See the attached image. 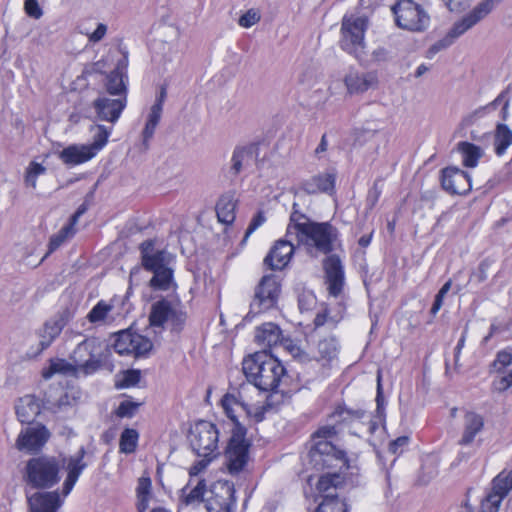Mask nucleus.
<instances>
[{
	"instance_id": "bf43d9fd",
	"label": "nucleus",
	"mask_w": 512,
	"mask_h": 512,
	"mask_svg": "<svg viewBox=\"0 0 512 512\" xmlns=\"http://www.w3.org/2000/svg\"><path fill=\"white\" fill-rule=\"evenodd\" d=\"M282 345L290 352V354L298 359L300 362H306L310 360L307 353H305L299 346L293 344L288 340H284Z\"/></svg>"
},
{
	"instance_id": "72a5a7b5",
	"label": "nucleus",
	"mask_w": 512,
	"mask_h": 512,
	"mask_svg": "<svg viewBox=\"0 0 512 512\" xmlns=\"http://www.w3.org/2000/svg\"><path fill=\"white\" fill-rule=\"evenodd\" d=\"M335 186V174L327 172L307 180L303 184L304 190L309 194L318 192L331 193Z\"/></svg>"
},
{
	"instance_id": "473e14b6",
	"label": "nucleus",
	"mask_w": 512,
	"mask_h": 512,
	"mask_svg": "<svg viewBox=\"0 0 512 512\" xmlns=\"http://www.w3.org/2000/svg\"><path fill=\"white\" fill-rule=\"evenodd\" d=\"M64 400V386L62 384L49 383L43 398V408L51 413H58L62 410Z\"/></svg>"
},
{
	"instance_id": "aec40b11",
	"label": "nucleus",
	"mask_w": 512,
	"mask_h": 512,
	"mask_svg": "<svg viewBox=\"0 0 512 512\" xmlns=\"http://www.w3.org/2000/svg\"><path fill=\"white\" fill-rule=\"evenodd\" d=\"M93 104L100 120L115 123L126 106V97L110 98L101 96Z\"/></svg>"
},
{
	"instance_id": "4468645a",
	"label": "nucleus",
	"mask_w": 512,
	"mask_h": 512,
	"mask_svg": "<svg viewBox=\"0 0 512 512\" xmlns=\"http://www.w3.org/2000/svg\"><path fill=\"white\" fill-rule=\"evenodd\" d=\"M244 427L233 429L232 436L225 451L226 465L230 474L243 470L249 459V444L245 439Z\"/></svg>"
},
{
	"instance_id": "c85d7f7f",
	"label": "nucleus",
	"mask_w": 512,
	"mask_h": 512,
	"mask_svg": "<svg viewBox=\"0 0 512 512\" xmlns=\"http://www.w3.org/2000/svg\"><path fill=\"white\" fill-rule=\"evenodd\" d=\"M339 352V345L335 337L327 336L321 338L312 350V358L317 361L331 362Z\"/></svg>"
},
{
	"instance_id": "ddd939ff",
	"label": "nucleus",
	"mask_w": 512,
	"mask_h": 512,
	"mask_svg": "<svg viewBox=\"0 0 512 512\" xmlns=\"http://www.w3.org/2000/svg\"><path fill=\"white\" fill-rule=\"evenodd\" d=\"M114 350L119 355L146 357L153 348L149 338L138 334L131 329L122 330L115 334Z\"/></svg>"
},
{
	"instance_id": "1a4fd4ad",
	"label": "nucleus",
	"mask_w": 512,
	"mask_h": 512,
	"mask_svg": "<svg viewBox=\"0 0 512 512\" xmlns=\"http://www.w3.org/2000/svg\"><path fill=\"white\" fill-rule=\"evenodd\" d=\"M186 318V312L178 301L164 299L152 305L149 321L153 328L168 327L173 331H180Z\"/></svg>"
},
{
	"instance_id": "49530a36",
	"label": "nucleus",
	"mask_w": 512,
	"mask_h": 512,
	"mask_svg": "<svg viewBox=\"0 0 512 512\" xmlns=\"http://www.w3.org/2000/svg\"><path fill=\"white\" fill-rule=\"evenodd\" d=\"M343 479L344 478L340 473L323 474L317 482V489L319 492L327 493L326 497L334 498L333 495L328 492L331 488H337L341 485Z\"/></svg>"
},
{
	"instance_id": "c756f323",
	"label": "nucleus",
	"mask_w": 512,
	"mask_h": 512,
	"mask_svg": "<svg viewBox=\"0 0 512 512\" xmlns=\"http://www.w3.org/2000/svg\"><path fill=\"white\" fill-rule=\"evenodd\" d=\"M15 412L21 423H30L40 412L38 399L33 395L21 397L15 405Z\"/></svg>"
},
{
	"instance_id": "3c124183",
	"label": "nucleus",
	"mask_w": 512,
	"mask_h": 512,
	"mask_svg": "<svg viewBox=\"0 0 512 512\" xmlns=\"http://www.w3.org/2000/svg\"><path fill=\"white\" fill-rule=\"evenodd\" d=\"M316 512H348L346 503L338 498H327L323 500Z\"/></svg>"
},
{
	"instance_id": "052dcab7",
	"label": "nucleus",
	"mask_w": 512,
	"mask_h": 512,
	"mask_svg": "<svg viewBox=\"0 0 512 512\" xmlns=\"http://www.w3.org/2000/svg\"><path fill=\"white\" fill-rule=\"evenodd\" d=\"M512 363V354L508 351L498 352L492 366L496 371H501Z\"/></svg>"
},
{
	"instance_id": "4d7b16f0",
	"label": "nucleus",
	"mask_w": 512,
	"mask_h": 512,
	"mask_svg": "<svg viewBox=\"0 0 512 512\" xmlns=\"http://www.w3.org/2000/svg\"><path fill=\"white\" fill-rule=\"evenodd\" d=\"M195 462L190 468H189V476H190V483H194L196 479H199L198 476L208 467L211 460L214 457H207Z\"/></svg>"
},
{
	"instance_id": "864d4df0",
	"label": "nucleus",
	"mask_w": 512,
	"mask_h": 512,
	"mask_svg": "<svg viewBox=\"0 0 512 512\" xmlns=\"http://www.w3.org/2000/svg\"><path fill=\"white\" fill-rule=\"evenodd\" d=\"M317 303V299L313 292L304 291L299 295L298 306L301 312H308L312 310Z\"/></svg>"
},
{
	"instance_id": "338daca9",
	"label": "nucleus",
	"mask_w": 512,
	"mask_h": 512,
	"mask_svg": "<svg viewBox=\"0 0 512 512\" xmlns=\"http://www.w3.org/2000/svg\"><path fill=\"white\" fill-rule=\"evenodd\" d=\"M409 438L407 436H401L392 441L389 445V450L393 454L402 453L403 449L408 445Z\"/></svg>"
},
{
	"instance_id": "79ce46f5",
	"label": "nucleus",
	"mask_w": 512,
	"mask_h": 512,
	"mask_svg": "<svg viewBox=\"0 0 512 512\" xmlns=\"http://www.w3.org/2000/svg\"><path fill=\"white\" fill-rule=\"evenodd\" d=\"M512 145V130L505 124H498L494 136V150L498 156H503Z\"/></svg>"
},
{
	"instance_id": "cd10ccee",
	"label": "nucleus",
	"mask_w": 512,
	"mask_h": 512,
	"mask_svg": "<svg viewBox=\"0 0 512 512\" xmlns=\"http://www.w3.org/2000/svg\"><path fill=\"white\" fill-rule=\"evenodd\" d=\"M483 428V417L475 412H467L464 416L463 432L459 444L464 446L470 445Z\"/></svg>"
},
{
	"instance_id": "58836bf2",
	"label": "nucleus",
	"mask_w": 512,
	"mask_h": 512,
	"mask_svg": "<svg viewBox=\"0 0 512 512\" xmlns=\"http://www.w3.org/2000/svg\"><path fill=\"white\" fill-rule=\"evenodd\" d=\"M89 131L92 142L87 145L97 155L107 145L112 129L104 125L96 124L92 125Z\"/></svg>"
},
{
	"instance_id": "5fc2aeb1",
	"label": "nucleus",
	"mask_w": 512,
	"mask_h": 512,
	"mask_svg": "<svg viewBox=\"0 0 512 512\" xmlns=\"http://www.w3.org/2000/svg\"><path fill=\"white\" fill-rule=\"evenodd\" d=\"M108 31V26L105 23H97L94 31L89 32L88 30H80L82 34L88 37L90 43H98L102 41Z\"/></svg>"
},
{
	"instance_id": "37998d69",
	"label": "nucleus",
	"mask_w": 512,
	"mask_h": 512,
	"mask_svg": "<svg viewBox=\"0 0 512 512\" xmlns=\"http://www.w3.org/2000/svg\"><path fill=\"white\" fill-rule=\"evenodd\" d=\"M162 111L159 105H152L147 115L145 127L142 132L143 144L147 147L149 140L153 137L156 127L160 122Z\"/></svg>"
},
{
	"instance_id": "a18cd8bd",
	"label": "nucleus",
	"mask_w": 512,
	"mask_h": 512,
	"mask_svg": "<svg viewBox=\"0 0 512 512\" xmlns=\"http://www.w3.org/2000/svg\"><path fill=\"white\" fill-rule=\"evenodd\" d=\"M151 498V480L150 478L142 477L138 481L137 486V507L139 512H145L149 506Z\"/></svg>"
},
{
	"instance_id": "f257e3e1",
	"label": "nucleus",
	"mask_w": 512,
	"mask_h": 512,
	"mask_svg": "<svg viewBox=\"0 0 512 512\" xmlns=\"http://www.w3.org/2000/svg\"><path fill=\"white\" fill-rule=\"evenodd\" d=\"M221 407L235 425L234 429L244 427V419L254 423L263 421L271 408L266 395L251 384H241L237 390L226 393L221 399Z\"/></svg>"
},
{
	"instance_id": "f3484780",
	"label": "nucleus",
	"mask_w": 512,
	"mask_h": 512,
	"mask_svg": "<svg viewBox=\"0 0 512 512\" xmlns=\"http://www.w3.org/2000/svg\"><path fill=\"white\" fill-rule=\"evenodd\" d=\"M325 283L330 296L340 297L344 290V268L339 257L332 255L324 261Z\"/></svg>"
},
{
	"instance_id": "de8ad7c7",
	"label": "nucleus",
	"mask_w": 512,
	"mask_h": 512,
	"mask_svg": "<svg viewBox=\"0 0 512 512\" xmlns=\"http://www.w3.org/2000/svg\"><path fill=\"white\" fill-rule=\"evenodd\" d=\"M139 434L135 429L127 428L120 436L119 449L125 454L133 453L138 444Z\"/></svg>"
},
{
	"instance_id": "13d9d810",
	"label": "nucleus",
	"mask_w": 512,
	"mask_h": 512,
	"mask_svg": "<svg viewBox=\"0 0 512 512\" xmlns=\"http://www.w3.org/2000/svg\"><path fill=\"white\" fill-rule=\"evenodd\" d=\"M260 13L255 9H249L239 18V25L243 28H250L260 21Z\"/></svg>"
},
{
	"instance_id": "2f4dec72",
	"label": "nucleus",
	"mask_w": 512,
	"mask_h": 512,
	"mask_svg": "<svg viewBox=\"0 0 512 512\" xmlns=\"http://www.w3.org/2000/svg\"><path fill=\"white\" fill-rule=\"evenodd\" d=\"M255 340L260 345L272 347L277 344L283 343L282 332L280 328L274 323H265L258 327L255 333Z\"/></svg>"
},
{
	"instance_id": "ea45409f",
	"label": "nucleus",
	"mask_w": 512,
	"mask_h": 512,
	"mask_svg": "<svg viewBox=\"0 0 512 512\" xmlns=\"http://www.w3.org/2000/svg\"><path fill=\"white\" fill-rule=\"evenodd\" d=\"M235 201L231 195H223L216 204V214L219 222L230 224L235 219Z\"/></svg>"
},
{
	"instance_id": "09e8293b",
	"label": "nucleus",
	"mask_w": 512,
	"mask_h": 512,
	"mask_svg": "<svg viewBox=\"0 0 512 512\" xmlns=\"http://www.w3.org/2000/svg\"><path fill=\"white\" fill-rule=\"evenodd\" d=\"M502 501L503 498L490 489L481 500L479 512H498Z\"/></svg>"
},
{
	"instance_id": "774afa93",
	"label": "nucleus",
	"mask_w": 512,
	"mask_h": 512,
	"mask_svg": "<svg viewBox=\"0 0 512 512\" xmlns=\"http://www.w3.org/2000/svg\"><path fill=\"white\" fill-rule=\"evenodd\" d=\"M488 268L489 264L487 262L480 263L477 271L471 275L470 281H476L477 283L485 281L487 279Z\"/></svg>"
},
{
	"instance_id": "5701e85b",
	"label": "nucleus",
	"mask_w": 512,
	"mask_h": 512,
	"mask_svg": "<svg viewBox=\"0 0 512 512\" xmlns=\"http://www.w3.org/2000/svg\"><path fill=\"white\" fill-rule=\"evenodd\" d=\"M63 327L64 316L61 313L48 320L39 334V348L35 352H31V356H37L43 350L47 349L53 340L61 333Z\"/></svg>"
},
{
	"instance_id": "f8f14e48",
	"label": "nucleus",
	"mask_w": 512,
	"mask_h": 512,
	"mask_svg": "<svg viewBox=\"0 0 512 512\" xmlns=\"http://www.w3.org/2000/svg\"><path fill=\"white\" fill-rule=\"evenodd\" d=\"M124 302L121 298L98 301L87 314V320L94 326L119 325L126 317Z\"/></svg>"
},
{
	"instance_id": "69168bd1",
	"label": "nucleus",
	"mask_w": 512,
	"mask_h": 512,
	"mask_svg": "<svg viewBox=\"0 0 512 512\" xmlns=\"http://www.w3.org/2000/svg\"><path fill=\"white\" fill-rule=\"evenodd\" d=\"M136 409L137 404L130 401H123L117 409V414L120 417H130L134 414Z\"/></svg>"
},
{
	"instance_id": "9d476101",
	"label": "nucleus",
	"mask_w": 512,
	"mask_h": 512,
	"mask_svg": "<svg viewBox=\"0 0 512 512\" xmlns=\"http://www.w3.org/2000/svg\"><path fill=\"white\" fill-rule=\"evenodd\" d=\"M190 445L199 457H216L218 455L219 431L209 421H199L190 430Z\"/></svg>"
},
{
	"instance_id": "7ed1b4c3",
	"label": "nucleus",
	"mask_w": 512,
	"mask_h": 512,
	"mask_svg": "<svg viewBox=\"0 0 512 512\" xmlns=\"http://www.w3.org/2000/svg\"><path fill=\"white\" fill-rule=\"evenodd\" d=\"M242 370L248 383L264 394L275 391L285 375L284 366L265 352H256L244 358Z\"/></svg>"
},
{
	"instance_id": "8fccbe9b",
	"label": "nucleus",
	"mask_w": 512,
	"mask_h": 512,
	"mask_svg": "<svg viewBox=\"0 0 512 512\" xmlns=\"http://www.w3.org/2000/svg\"><path fill=\"white\" fill-rule=\"evenodd\" d=\"M151 279V286L161 290H167L172 281V271L168 267L156 270Z\"/></svg>"
},
{
	"instance_id": "412c9836",
	"label": "nucleus",
	"mask_w": 512,
	"mask_h": 512,
	"mask_svg": "<svg viewBox=\"0 0 512 512\" xmlns=\"http://www.w3.org/2000/svg\"><path fill=\"white\" fill-rule=\"evenodd\" d=\"M442 186L453 194H464L471 189L470 177L463 170L448 167L442 171Z\"/></svg>"
},
{
	"instance_id": "e2e57ef3",
	"label": "nucleus",
	"mask_w": 512,
	"mask_h": 512,
	"mask_svg": "<svg viewBox=\"0 0 512 512\" xmlns=\"http://www.w3.org/2000/svg\"><path fill=\"white\" fill-rule=\"evenodd\" d=\"M24 8L27 15L32 18L39 19L42 16V10L37 0H26Z\"/></svg>"
},
{
	"instance_id": "2eb2a0df",
	"label": "nucleus",
	"mask_w": 512,
	"mask_h": 512,
	"mask_svg": "<svg viewBox=\"0 0 512 512\" xmlns=\"http://www.w3.org/2000/svg\"><path fill=\"white\" fill-rule=\"evenodd\" d=\"M281 293L280 280L276 275H264L255 290L251 309L255 313L267 311L277 304Z\"/></svg>"
},
{
	"instance_id": "a211bd4d",
	"label": "nucleus",
	"mask_w": 512,
	"mask_h": 512,
	"mask_svg": "<svg viewBox=\"0 0 512 512\" xmlns=\"http://www.w3.org/2000/svg\"><path fill=\"white\" fill-rule=\"evenodd\" d=\"M234 486L231 483H218L207 499L205 507L208 512H231L235 505Z\"/></svg>"
},
{
	"instance_id": "0e129e2a",
	"label": "nucleus",
	"mask_w": 512,
	"mask_h": 512,
	"mask_svg": "<svg viewBox=\"0 0 512 512\" xmlns=\"http://www.w3.org/2000/svg\"><path fill=\"white\" fill-rule=\"evenodd\" d=\"M266 221V218L262 212H258L253 219L251 220L246 233L245 238L249 237L254 231H256L260 226H262Z\"/></svg>"
},
{
	"instance_id": "b1692460",
	"label": "nucleus",
	"mask_w": 512,
	"mask_h": 512,
	"mask_svg": "<svg viewBox=\"0 0 512 512\" xmlns=\"http://www.w3.org/2000/svg\"><path fill=\"white\" fill-rule=\"evenodd\" d=\"M256 148L253 146L236 147L231 158V170L235 174L246 172L256 164Z\"/></svg>"
},
{
	"instance_id": "39448f33",
	"label": "nucleus",
	"mask_w": 512,
	"mask_h": 512,
	"mask_svg": "<svg viewBox=\"0 0 512 512\" xmlns=\"http://www.w3.org/2000/svg\"><path fill=\"white\" fill-rule=\"evenodd\" d=\"M60 461L53 456L31 458L26 464V479L36 488H47L60 480Z\"/></svg>"
},
{
	"instance_id": "6e6d98bb",
	"label": "nucleus",
	"mask_w": 512,
	"mask_h": 512,
	"mask_svg": "<svg viewBox=\"0 0 512 512\" xmlns=\"http://www.w3.org/2000/svg\"><path fill=\"white\" fill-rule=\"evenodd\" d=\"M64 243V228H61L56 235L51 237L49 242V248L47 253H45L36 263L33 264L34 267L41 264L44 259L53 251L58 249Z\"/></svg>"
},
{
	"instance_id": "4c0bfd02",
	"label": "nucleus",
	"mask_w": 512,
	"mask_h": 512,
	"mask_svg": "<svg viewBox=\"0 0 512 512\" xmlns=\"http://www.w3.org/2000/svg\"><path fill=\"white\" fill-rule=\"evenodd\" d=\"M194 483H187L181 489V499L186 505H191L200 502L203 499L206 491V482L204 479H196Z\"/></svg>"
},
{
	"instance_id": "dca6fc26",
	"label": "nucleus",
	"mask_w": 512,
	"mask_h": 512,
	"mask_svg": "<svg viewBox=\"0 0 512 512\" xmlns=\"http://www.w3.org/2000/svg\"><path fill=\"white\" fill-rule=\"evenodd\" d=\"M50 431L42 424L26 427L21 430L16 440V447L27 453H37L49 440Z\"/></svg>"
},
{
	"instance_id": "393cba45",
	"label": "nucleus",
	"mask_w": 512,
	"mask_h": 512,
	"mask_svg": "<svg viewBox=\"0 0 512 512\" xmlns=\"http://www.w3.org/2000/svg\"><path fill=\"white\" fill-rule=\"evenodd\" d=\"M30 512H56L60 497L56 492H39L28 498Z\"/></svg>"
},
{
	"instance_id": "bb28decb",
	"label": "nucleus",
	"mask_w": 512,
	"mask_h": 512,
	"mask_svg": "<svg viewBox=\"0 0 512 512\" xmlns=\"http://www.w3.org/2000/svg\"><path fill=\"white\" fill-rule=\"evenodd\" d=\"M128 66V58L123 55L122 58L117 62L116 68L110 73L107 81V90L111 95H119L123 97L126 91V68Z\"/></svg>"
},
{
	"instance_id": "f704fd0d",
	"label": "nucleus",
	"mask_w": 512,
	"mask_h": 512,
	"mask_svg": "<svg viewBox=\"0 0 512 512\" xmlns=\"http://www.w3.org/2000/svg\"><path fill=\"white\" fill-rule=\"evenodd\" d=\"M96 157L87 144H75L66 147V166L80 165Z\"/></svg>"
},
{
	"instance_id": "a19ab883",
	"label": "nucleus",
	"mask_w": 512,
	"mask_h": 512,
	"mask_svg": "<svg viewBox=\"0 0 512 512\" xmlns=\"http://www.w3.org/2000/svg\"><path fill=\"white\" fill-rule=\"evenodd\" d=\"M458 150L462 155L464 166L474 168L477 166L479 159L484 155L481 147L469 142H460Z\"/></svg>"
},
{
	"instance_id": "0eeeda50",
	"label": "nucleus",
	"mask_w": 512,
	"mask_h": 512,
	"mask_svg": "<svg viewBox=\"0 0 512 512\" xmlns=\"http://www.w3.org/2000/svg\"><path fill=\"white\" fill-rule=\"evenodd\" d=\"M392 12L397 26L411 32H422L429 27L430 16L413 0H399Z\"/></svg>"
},
{
	"instance_id": "c03bdc74",
	"label": "nucleus",
	"mask_w": 512,
	"mask_h": 512,
	"mask_svg": "<svg viewBox=\"0 0 512 512\" xmlns=\"http://www.w3.org/2000/svg\"><path fill=\"white\" fill-rule=\"evenodd\" d=\"M491 490L503 499L512 490V470H503L491 483Z\"/></svg>"
},
{
	"instance_id": "6e6552de",
	"label": "nucleus",
	"mask_w": 512,
	"mask_h": 512,
	"mask_svg": "<svg viewBox=\"0 0 512 512\" xmlns=\"http://www.w3.org/2000/svg\"><path fill=\"white\" fill-rule=\"evenodd\" d=\"M336 428L334 426H323L319 428L312 436L313 444L310 449V455L314 460H317V456L324 457L323 463L326 465L332 464L333 461L339 463V469H348V460L345 457V453L335 448L330 442L336 434Z\"/></svg>"
},
{
	"instance_id": "20e7f679",
	"label": "nucleus",
	"mask_w": 512,
	"mask_h": 512,
	"mask_svg": "<svg viewBox=\"0 0 512 512\" xmlns=\"http://www.w3.org/2000/svg\"><path fill=\"white\" fill-rule=\"evenodd\" d=\"M366 30L367 21L364 17L351 15L342 20L339 46L359 61L366 55Z\"/></svg>"
},
{
	"instance_id": "c9c22d12",
	"label": "nucleus",
	"mask_w": 512,
	"mask_h": 512,
	"mask_svg": "<svg viewBox=\"0 0 512 512\" xmlns=\"http://www.w3.org/2000/svg\"><path fill=\"white\" fill-rule=\"evenodd\" d=\"M41 376L46 382L62 384L64 380V359L60 357L50 358L42 368Z\"/></svg>"
},
{
	"instance_id": "423d86ee",
	"label": "nucleus",
	"mask_w": 512,
	"mask_h": 512,
	"mask_svg": "<svg viewBox=\"0 0 512 512\" xmlns=\"http://www.w3.org/2000/svg\"><path fill=\"white\" fill-rule=\"evenodd\" d=\"M96 346L97 340L94 338L81 340L70 355L69 362H66V376H86L96 371L99 366Z\"/></svg>"
},
{
	"instance_id": "a878e982",
	"label": "nucleus",
	"mask_w": 512,
	"mask_h": 512,
	"mask_svg": "<svg viewBox=\"0 0 512 512\" xmlns=\"http://www.w3.org/2000/svg\"><path fill=\"white\" fill-rule=\"evenodd\" d=\"M152 251V241H145L141 244L142 261L144 267L152 272L167 267L169 254L165 251H157L155 253H152Z\"/></svg>"
},
{
	"instance_id": "9b49d317",
	"label": "nucleus",
	"mask_w": 512,
	"mask_h": 512,
	"mask_svg": "<svg viewBox=\"0 0 512 512\" xmlns=\"http://www.w3.org/2000/svg\"><path fill=\"white\" fill-rule=\"evenodd\" d=\"M494 0H483L470 13L455 22L447 35L435 44L431 51L437 52L450 46L458 37L484 19L493 9Z\"/></svg>"
},
{
	"instance_id": "603ef678",
	"label": "nucleus",
	"mask_w": 512,
	"mask_h": 512,
	"mask_svg": "<svg viewBox=\"0 0 512 512\" xmlns=\"http://www.w3.org/2000/svg\"><path fill=\"white\" fill-rule=\"evenodd\" d=\"M92 67H85L80 75H78L70 84V92L82 93L88 87V75L91 74Z\"/></svg>"
},
{
	"instance_id": "7c9ffc66",
	"label": "nucleus",
	"mask_w": 512,
	"mask_h": 512,
	"mask_svg": "<svg viewBox=\"0 0 512 512\" xmlns=\"http://www.w3.org/2000/svg\"><path fill=\"white\" fill-rule=\"evenodd\" d=\"M85 450L81 448L75 455L69 458L66 471V496L73 489L74 485L78 481L79 476L86 468L87 463L84 461Z\"/></svg>"
},
{
	"instance_id": "e433bc0d",
	"label": "nucleus",
	"mask_w": 512,
	"mask_h": 512,
	"mask_svg": "<svg viewBox=\"0 0 512 512\" xmlns=\"http://www.w3.org/2000/svg\"><path fill=\"white\" fill-rule=\"evenodd\" d=\"M51 157H56L60 160H64V150L48 155L47 158L44 160L45 165L38 163L36 161L31 162L27 167L25 174V183L27 186H30L32 188L36 187V180L38 176L45 173L49 165L48 160Z\"/></svg>"
},
{
	"instance_id": "f03ea898",
	"label": "nucleus",
	"mask_w": 512,
	"mask_h": 512,
	"mask_svg": "<svg viewBox=\"0 0 512 512\" xmlns=\"http://www.w3.org/2000/svg\"><path fill=\"white\" fill-rule=\"evenodd\" d=\"M286 236L295 239L298 246H303L310 253L316 251L327 254L333 249L338 231L328 222H313L294 210L290 216Z\"/></svg>"
},
{
	"instance_id": "6ab92c4d",
	"label": "nucleus",
	"mask_w": 512,
	"mask_h": 512,
	"mask_svg": "<svg viewBox=\"0 0 512 512\" xmlns=\"http://www.w3.org/2000/svg\"><path fill=\"white\" fill-rule=\"evenodd\" d=\"M285 237L275 242L264 259V263L272 270L284 268L293 255L295 239H289L286 235Z\"/></svg>"
},
{
	"instance_id": "4be33fe9",
	"label": "nucleus",
	"mask_w": 512,
	"mask_h": 512,
	"mask_svg": "<svg viewBox=\"0 0 512 512\" xmlns=\"http://www.w3.org/2000/svg\"><path fill=\"white\" fill-rule=\"evenodd\" d=\"M344 83L349 93H363L377 86L378 77L374 72L351 70L346 74Z\"/></svg>"
},
{
	"instance_id": "680f3d73",
	"label": "nucleus",
	"mask_w": 512,
	"mask_h": 512,
	"mask_svg": "<svg viewBox=\"0 0 512 512\" xmlns=\"http://www.w3.org/2000/svg\"><path fill=\"white\" fill-rule=\"evenodd\" d=\"M140 381V372L138 370H128L123 374L120 387L128 388L135 386Z\"/></svg>"
}]
</instances>
